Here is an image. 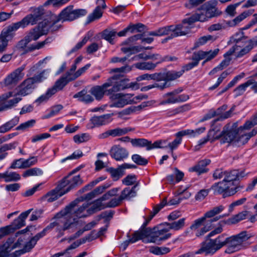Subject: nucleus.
Listing matches in <instances>:
<instances>
[{
	"label": "nucleus",
	"instance_id": "f257e3e1",
	"mask_svg": "<svg viewBox=\"0 0 257 257\" xmlns=\"http://www.w3.org/2000/svg\"><path fill=\"white\" fill-rule=\"evenodd\" d=\"M78 202V200H75L66 206L63 209L60 211L59 214H62L65 218L71 224L70 228L75 226L78 223V219L86 217L88 216L86 209L90 205L88 202L84 203L81 206L77 207Z\"/></svg>",
	"mask_w": 257,
	"mask_h": 257
},
{
	"label": "nucleus",
	"instance_id": "f03ea898",
	"mask_svg": "<svg viewBox=\"0 0 257 257\" xmlns=\"http://www.w3.org/2000/svg\"><path fill=\"white\" fill-rule=\"evenodd\" d=\"M242 32L236 34L232 37L231 41L235 43V44L224 54V57L230 56L234 53H236L235 56L240 58L248 53L253 48V44L251 42L248 43L244 47L241 49L242 40L244 39Z\"/></svg>",
	"mask_w": 257,
	"mask_h": 257
},
{
	"label": "nucleus",
	"instance_id": "7ed1b4c3",
	"mask_svg": "<svg viewBox=\"0 0 257 257\" xmlns=\"http://www.w3.org/2000/svg\"><path fill=\"white\" fill-rule=\"evenodd\" d=\"M251 236L246 231H242L237 235L226 237L227 248L225 252L230 254L240 250L242 247V243Z\"/></svg>",
	"mask_w": 257,
	"mask_h": 257
},
{
	"label": "nucleus",
	"instance_id": "20e7f679",
	"mask_svg": "<svg viewBox=\"0 0 257 257\" xmlns=\"http://www.w3.org/2000/svg\"><path fill=\"white\" fill-rule=\"evenodd\" d=\"M222 230V227L221 225H220L213 230L211 231L206 236V240L201 243V246L200 248L196 251L195 253L193 252L194 255L197 254H202L204 252H205L206 254H213L216 251H217L218 249L216 246V245H215V244L213 241V239H210V238L215 234L221 233Z\"/></svg>",
	"mask_w": 257,
	"mask_h": 257
},
{
	"label": "nucleus",
	"instance_id": "39448f33",
	"mask_svg": "<svg viewBox=\"0 0 257 257\" xmlns=\"http://www.w3.org/2000/svg\"><path fill=\"white\" fill-rule=\"evenodd\" d=\"M107 80H110L112 83V88L109 89V93L119 91L129 88H134L136 85V83H128V79L123 78L122 76L116 74L108 78Z\"/></svg>",
	"mask_w": 257,
	"mask_h": 257
},
{
	"label": "nucleus",
	"instance_id": "423d86ee",
	"mask_svg": "<svg viewBox=\"0 0 257 257\" xmlns=\"http://www.w3.org/2000/svg\"><path fill=\"white\" fill-rule=\"evenodd\" d=\"M87 11L85 9H73L72 6H69L64 9L57 16V21H72L81 17L86 15Z\"/></svg>",
	"mask_w": 257,
	"mask_h": 257
},
{
	"label": "nucleus",
	"instance_id": "0eeeda50",
	"mask_svg": "<svg viewBox=\"0 0 257 257\" xmlns=\"http://www.w3.org/2000/svg\"><path fill=\"white\" fill-rule=\"evenodd\" d=\"M59 214L60 212L57 213L54 217L55 221L50 223L43 229L46 233L48 231L55 227L57 231L62 235L64 231L70 229V225L71 223L69 221L67 222V220L65 218V217L62 214Z\"/></svg>",
	"mask_w": 257,
	"mask_h": 257
},
{
	"label": "nucleus",
	"instance_id": "6e6552de",
	"mask_svg": "<svg viewBox=\"0 0 257 257\" xmlns=\"http://www.w3.org/2000/svg\"><path fill=\"white\" fill-rule=\"evenodd\" d=\"M139 186L137 183L132 188H125L120 193V196L117 198H113L109 201L108 206L115 207L121 204L124 200H130L132 198L137 195V187Z\"/></svg>",
	"mask_w": 257,
	"mask_h": 257
},
{
	"label": "nucleus",
	"instance_id": "1a4fd4ad",
	"mask_svg": "<svg viewBox=\"0 0 257 257\" xmlns=\"http://www.w3.org/2000/svg\"><path fill=\"white\" fill-rule=\"evenodd\" d=\"M230 183L228 184L224 180L217 183L213 185L211 189L214 191V194H222L223 198L232 196L235 194L240 188L239 186H235L230 188Z\"/></svg>",
	"mask_w": 257,
	"mask_h": 257
},
{
	"label": "nucleus",
	"instance_id": "9d476101",
	"mask_svg": "<svg viewBox=\"0 0 257 257\" xmlns=\"http://www.w3.org/2000/svg\"><path fill=\"white\" fill-rule=\"evenodd\" d=\"M205 218L203 216L195 220L190 226L189 229L184 232L185 235L191 237L193 235V232L195 233V236L200 237L206 233V227H202L203 222L205 221Z\"/></svg>",
	"mask_w": 257,
	"mask_h": 257
},
{
	"label": "nucleus",
	"instance_id": "9b49d317",
	"mask_svg": "<svg viewBox=\"0 0 257 257\" xmlns=\"http://www.w3.org/2000/svg\"><path fill=\"white\" fill-rule=\"evenodd\" d=\"M168 227L162 228L161 225L158 227H154V232L151 236V242L161 244L171 236V233L169 232Z\"/></svg>",
	"mask_w": 257,
	"mask_h": 257
},
{
	"label": "nucleus",
	"instance_id": "f8f14e48",
	"mask_svg": "<svg viewBox=\"0 0 257 257\" xmlns=\"http://www.w3.org/2000/svg\"><path fill=\"white\" fill-rule=\"evenodd\" d=\"M192 59L193 61L192 62L189 63L188 64L183 66L182 69L179 71L174 70L168 71L170 80L173 81L178 78H180L185 71L190 70L193 67L197 66L200 59H199L196 52L193 54Z\"/></svg>",
	"mask_w": 257,
	"mask_h": 257
},
{
	"label": "nucleus",
	"instance_id": "ddd939ff",
	"mask_svg": "<svg viewBox=\"0 0 257 257\" xmlns=\"http://www.w3.org/2000/svg\"><path fill=\"white\" fill-rule=\"evenodd\" d=\"M193 23H190L189 21V18L184 19L182 24L174 26L173 29V33L169 36L166 40H169L174 37L186 35L188 34L190 29L191 28V25Z\"/></svg>",
	"mask_w": 257,
	"mask_h": 257
},
{
	"label": "nucleus",
	"instance_id": "4468645a",
	"mask_svg": "<svg viewBox=\"0 0 257 257\" xmlns=\"http://www.w3.org/2000/svg\"><path fill=\"white\" fill-rule=\"evenodd\" d=\"M112 86L110 80H107L106 82L103 83L102 85H96L92 87L89 92L90 94L93 95L95 99L97 100H101L105 94L107 95L112 94L109 93L108 87Z\"/></svg>",
	"mask_w": 257,
	"mask_h": 257
},
{
	"label": "nucleus",
	"instance_id": "2eb2a0df",
	"mask_svg": "<svg viewBox=\"0 0 257 257\" xmlns=\"http://www.w3.org/2000/svg\"><path fill=\"white\" fill-rule=\"evenodd\" d=\"M25 69V65H23L11 73L5 79V84L6 86L16 85L24 77L25 74L23 71Z\"/></svg>",
	"mask_w": 257,
	"mask_h": 257
},
{
	"label": "nucleus",
	"instance_id": "dca6fc26",
	"mask_svg": "<svg viewBox=\"0 0 257 257\" xmlns=\"http://www.w3.org/2000/svg\"><path fill=\"white\" fill-rule=\"evenodd\" d=\"M113 115V113H108L99 116H94L90 119V122L87 125V128L91 129L95 127L106 125L112 121Z\"/></svg>",
	"mask_w": 257,
	"mask_h": 257
},
{
	"label": "nucleus",
	"instance_id": "f3484780",
	"mask_svg": "<svg viewBox=\"0 0 257 257\" xmlns=\"http://www.w3.org/2000/svg\"><path fill=\"white\" fill-rule=\"evenodd\" d=\"M14 238H9L7 241L0 246V252L3 253V257H6L13 249L20 247L24 242V239L19 238L16 243H14Z\"/></svg>",
	"mask_w": 257,
	"mask_h": 257
},
{
	"label": "nucleus",
	"instance_id": "a211bd4d",
	"mask_svg": "<svg viewBox=\"0 0 257 257\" xmlns=\"http://www.w3.org/2000/svg\"><path fill=\"white\" fill-rule=\"evenodd\" d=\"M225 127L223 128V130L221 133H219V129L217 128H214L215 131H217V135L219 136V139H220V143L221 144L231 143L234 146V142L235 141L237 131L233 129L226 131Z\"/></svg>",
	"mask_w": 257,
	"mask_h": 257
},
{
	"label": "nucleus",
	"instance_id": "6ab92c4d",
	"mask_svg": "<svg viewBox=\"0 0 257 257\" xmlns=\"http://www.w3.org/2000/svg\"><path fill=\"white\" fill-rule=\"evenodd\" d=\"M36 84L31 77L24 80L18 86V91L17 94L21 96H26L31 93L36 88Z\"/></svg>",
	"mask_w": 257,
	"mask_h": 257
},
{
	"label": "nucleus",
	"instance_id": "aec40b11",
	"mask_svg": "<svg viewBox=\"0 0 257 257\" xmlns=\"http://www.w3.org/2000/svg\"><path fill=\"white\" fill-rule=\"evenodd\" d=\"M128 151L119 145L112 146L110 150V156L117 161H123L128 156Z\"/></svg>",
	"mask_w": 257,
	"mask_h": 257
},
{
	"label": "nucleus",
	"instance_id": "412c9836",
	"mask_svg": "<svg viewBox=\"0 0 257 257\" xmlns=\"http://www.w3.org/2000/svg\"><path fill=\"white\" fill-rule=\"evenodd\" d=\"M144 80H153L157 82L162 81V80H170L168 71L151 74L146 73L140 75L137 78V80L138 81Z\"/></svg>",
	"mask_w": 257,
	"mask_h": 257
},
{
	"label": "nucleus",
	"instance_id": "4be33fe9",
	"mask_svg": "<svg viewBox=\"0 0 257 257\" xmlns=\"http://www.w3.org/2000/svg\"><path fill=\"white\" fill-rule=\"evenodd\" d=\"M57 21V16H52L51 17L50 21L45 20L39 23L38 25L35 28L38 29V31L40 34H42V36L46 35L50 30L51 27L58 22Z\"/></svg>",
	"mask_w": 257,
	"mask_h": 257
},
{
	"label": "nucleus",
	"instance_id": "5701e85b",
	"mask_svg": "<svg viewBox=\"0 0 257 257\" xmlns=\"http://www.w3.org/2000/svg\"><path fill=\"white\" fill-rule=\"evenodd\" d=\"M246 175L244 171H239L238 170H226L225 177L223 180L230 185H234V182L239 180Z\"/></svg>",
	"mask_w": 257,
	"mask_h": 257
},
{
	"label": "nucleus",
	"instance_id": "b1692460",
	"mask_svg": "<svg viewBox=\"0 0 257 257\" xmlns=\"http://www.w3.org/2000/svg\"><path fill=\"white\" fill-rule=\"evenodd\" d=\"M132 130V128L116 127L114 129L107 130L99 134L98 136V138L99 139H104L110 136L112 137L121 136Z\"/></svg>",
	"mask_w": 257,
	"mask_h": 257
},
{
	"label": "nucleus",
	"instance_id": "393cba45",
	"mask_svg": "<svg viewBox=\"0 0 257 257\" xmlns=\"http://www.w3.org/2000/svg\"><path fill=\"white\" fill-rule=\"evenodd\" d=\"M154 232V228L153 229L150 227H141L140 229L135 232L133 235V242L142 239L146 237H149V241L151 242V236Z\"/></svg>",
	"mask_w": 257,
	"mask_h": 257
},
{
	"label": "nucleus",
	"instance_id": "a878e982",
	"mask_svg": "<svg viewBox=\"0 0 257 257\" xmlns=\"http://www.w3.org/2000/svg\"><path fill=\"white\" fill-rule=\"evenodd\" d=\"M31 19H32L31 16H26L21 21L10 26L6 30H4V32H8V35L10 36L11 33L12 31H16L20 28H24L29 24H31L30 23L32 22L30 20H31Z\"/></svg>",
	"mask_w": 257,
	"mask_h": 257
},
{
	"label": "nucleus",
	"instance_id": "bb28decb",
	"mask_svg": "<svg viewBox=\"0 0 257 257\" xmlns=\"http://www.w3.org/2000/svg\"><path fill=\"white\" fill-rule=\"evenodd\" d=\"M217 1L216 0H211L207 2L205 4V11L210 18L217 16L221 13L216 8Z\"/></svg>",
	"mask_w": 257,
	"mask_h": 257
},
{
	"label": "nucleus",
	"instance_id": "cd10ccee",
	"mask_svg": "<svg viewBox=\"0 0 257 257\" xmlns=\"http://www.w3.org/2000/svg\"><path fill=\"white\" fill-rule=\"evenodd\" d=\"M211 162L209 159H204L200 161L194 166L191 167L189 169V171L192 172H195L198 174H201L207 172L208 169H206V166L208 165Z\"/></svg>",
	"mask_w": 257,
	"mask_h": 257
},
{
	"label": "nucleus",
	"instance_id": "c85d7f7f",
	"mask_svg": "<svg viewBox=\"0 0 257 257\" xmlns=\"http://www.w3.org/2000/svg\"><path fill=\"white\" fill-rule=\"evenodd\" d=\"M71 78L70 74L64 75L57 80L54 85L50 89H54L55 90L54 94H55L58 91L62 90L68 82L73 81V80H70Z\"/></svg>",
	"mask_w": 257,
	"mask_h": 257
},
{
	"label": "nucleus",
	"instance_id": "c756f323",
	"mask_svg": "<svg viewBox=\"0 0 257 257\" xmlns=\"http://www.w3.org/2000/svg\"><path fill=\"white\" fill-rule=\"evenodd\" d=\"M32 209H29L25 212H22L16 219H15L11 225L13 229H19L25 226V220L30 213Z\"/></svg>",
	"mask_w": 257,
	"mask_h": 257
},
{
	"label": "nucleus",
	"instance_id": "7c9ffc66",
	"mask_svg": "<svg viewBox=\"0 0 257 257\" xmlns=\"http://www.w3.org/2000/svg\"><path fill=\"white\" fill-rule=\"evenodd\" d=\"M167 204V199L165 198L162 202L156 205H155L152 211L150 212L149 217L146 219L145 222L143 224L141 227H145L148 225L149 222L152 218Z\"/></svg>",
	"mask_w": 257,
	"mask_h": 257
},
{
	"label": "nucleus",
	"instance_id": "2f4dec72",
	"mask_svg": "<svg viewBox=\"0 0 257 257\" xmlns=\"http://www.w3.org/2000/svg\"><path fill=\"white\" fill-rule=\"evenodd\" d=\"M121 96L123 100H125L126 104H131L133 103H137L143 99H146L147 97L144 95H139L135 97L134 96V94L128 93V94H122L118 93L116 94V96Z\"/></svg>",
	"mask_w": 257,
	"mask_h": 257
},
{
	"label": "nucleus",
	"instance_id": "473e14b6",
	"mask_svg": "<svg viewBox=\"0 0 257 257\" xmlns=\"http://www.w3.org/2000/svg\"><path fill=\"white\" fill-rule=\"evenodd\" d=\"M219 138V136L217 135V131H215V129L213 128L210 130L207 136L200 140L198 141V144L197 146H195L196 150H199L201 147L206 144L209 140H211L212 141H213L215 140L218 139Z\"/></svg>",
	"mask_w": 257,
	"mask_h": 257
},
{
	"label": "nucleus",
	"instance_id": "72a5a7b5",
	"mask_svg": "<svg viewBox=\"0 0 257 257\" xmlns=\"http://www.w3.org/2000/svg\"><path fill=\"white\" fill-rule=\"evenodd\" d=\"M219 49L217 48L214 50H210L209 51H199L196 53L199 59H205V61H209L215 57L218 54Z\"/></svg>",
	"mask_w": 257,
	"mask_h": 257
},
{
	"label": "nucleus",
	"instance_id": "f704fd0d",
	"mask_svg": "<svg viewBox=\"0 0 257 257\" xmlns=\"http://www.w3.org/2000/svg\"><path fill=\"white\" fill-rule=\"evenodd\" d=\"M243 128L239 127L237 131L235 141L234 142V146L236 147L241 146L246 144L249 140L246 134L242 133L241 131Z\"/></svg>",
	"mask_w": 257,
	"mask_h": 257
},
{
	"label": "nucleus",
	"instance_id": "c9c22d12",
	"mask_svg": "<svg viewBox=\"0 0 257 257\" xmlns=\"http://www.w3.org/2000/svg\"><path fill=\"white\" fill-rule=\"evenodd\" d=\"M173 29L174 25L160 28L159 29L154 31L150 32L149 35L154 36H162L164 35H170L173 33Z\"/></svg>",
	"mask_w": 257,
	"mask_h": 257
},
{
	"label": "nucleus",
	"instance_id": "e433bc0d",
	"mask_svg": "<svg viewBox=\"0 0 257 257\" xmlns=\"http://www.w3.org/2000/svg\"><path fill=\"white\" fill-rule=\"evenodd\" d=\"M254 10L244 11L231 21H228L229 27H234L247 17L252 14Z\"/></svg>",
	"mask_w": 257,
	"mask_h": 257
},
{
	"label": "nucleus",
	"instance_id": "4c0bfd02",
	"mask_svg": "<svg viewBox=\"0 0 257 257\" xmlns=\"http://www.w3.org/2000/svg\"><path fill=\"white\" fill-rule=\"evenodd\" d=\"M74 98H78V100L85 103L92 102L94 100L93 97L90 94H87L85 90L83 89L76 93Z\"/></svg>",
	"mask_w": 257,
	"mask_h": 257
},
{
	"label": "nucleus",
	"instance_id": "58836bf2",
	"mask_svg": "<svg viewBox=\"0 0 257 257\" xmlns=\"http://www.w3.org/2000/svg\"><path fill=\"white\" fill-rule=\"evenodd\" d=\"M109 203L105 206H102L100 202L97 201L96 200L94 201L92 205L90 207H88L86 209L88 216L105 208H111L108 206Z\"/></svg>",
	"mask_w": 257,
	"mask_h": 257
},
{
	"label": "nucleus",
	"instance_id": "ea45409f",
	"mask_svg": "<svg viewBox=\"0 0 257 257\" xmlns=\"http://www.w3.org/2000/svg\"><path fill=\"white\" fill-rule=\"evenodd\" d=\"M162 81H164V82L161 83H155L153 84L149 85L148 86L143 87L142 88V90L146 91L154 88H158L160 90H163L171 86V83L170 82L171 80Z\"/></svg>",
	"mask_w": 257,
	"mask_h": 257
},
{
	"label": "nucleus",
	"instance_id": "a19ab883",
	"mask_svg": "<svg viewBox=\"0 0 257 257\" xmlns=\"http://www.w3.org/2000/svg\"><path fill=\"white\" fill-rule=\"evenodd\" d=\"M209 19H210V17H208V15H207V13L204 11L193 15L189 18V21L190 23H194L196 21L203 22L207 21Z\"/></svg>",
	"mask_w": 257,
	"mask_h": 257
},
{
	"label": "nucleus",
	"instance_id": "79ce46f5",
	"mask_svg": "<svg viewBox=\"0 0 257 257\" xmlns=\"http://www.w3.org/2000/svg\"><path fill=\"white\" fill-rule=\"evenodd\" d=\"M19 121V117L15 116L11 120L8 121L0 126V133H5L16 125Z\"/></svg>",
	"mask_w": 257,
	"mask_h": 257
},
{
	"label": "nucleus",
	"instance_id": "37998d69",
	"mask_svg": "<svg viewBox=\"0 0 257 257\" xmlns=\"http://www.w3.org/2000/svg\"><path fill=\"white\" fill-rule=\"evenodd\" d=\"M164 99L161 102L162 105L177 103V96L173 91L168 92L163 95Z\"/></svg>",
	"mask_w": 257,
	"mask_h": 257
},
{
	"label": "nucleus",
	"instance_id": "c03bdc74",
	"mask_svg": "<svg viewBox=\"0 0 257 257\" xmlns=\"http://www.w3.org/2000/svg\"><path fill=\"white\" fill-rule=\"evenodd\" d=\"M185 218H182L171 223H165L169 230H178L185 226Z\"/></svg>",
	"mask_w": 257,
	"mask_h": 257
},
{
	"label": "nucleus",
	"instance_id": "a18cd8bd",
	"mask_svg": "<svg viewBox=\"0 0 257 257\" xmlns=\"http://www.w3.org/2000/svg\"><path fill=\"white\" fill-rule=\"evenodd\" d=\"M191 109V106L189 104H185L180 106L175 109H173L167 113V116L168 117L175 115L176 114L183 113Z\"/></svg>",
	"mask_w": 257,
	"mask_h": 257
},
{
	"label": "nucleus",
	"instance_id": "49530a36",
	"mask_svg": "<svg viewBox=\"0 0 257 257\" xmlns=\"http://www.w3.org/2000/svg\"><path fill=\"white\" fill-rule=\"evenodd\" d=\"M103 12L100 6H98L87 17V23H90L93 21L100 19L102 16Z\"/></svg>",
	"mask_w": 257,
	"mask_h": 257
},
{
	"label": "nucleus",
	"instance_id": "de8ad7c7",
	"mask_svg": "<svg viewBox=\"0 0 257 257\" xmlns=\"http://www.w3.org/2000/svg\"><path fill=\"white\" fill-rule=\"evenodd\" d=\"M68 180L69 186L66 189L65 192L66 193L82 183V181L79 175L75 176L69 179H68Z\"/></svg>",
	"mask_w": 257,
	"mask_h": 257
},
{
	"label": "nucleus",
	"instance_id": "09e8293b",
	"mask_svg": "<svg viewBox=\"0 0 257 257\" xmlns=\"http://www.w3.org/2000/svg\"><path fill=\"white\" fill-rule=\"evenodd\" d=\"M224 209V207L222 205H219L216 206L210 209V210L206 212L204 217L207 218H213L215 217V216L221 213Z\"/></svg>",
	"mask_w": 257,
	"mask_h": 257
},
{
	"label": "nucleus",
	"instance_id": "8fccbe9b",
	"mask_svg": "<svg viewBox=\"0 0 257 257\" xmlns=\"http://www.w3.org/2000/svg\"><path fill=\"white\" fill-rule=\"evenodd\" d=\"M116 34V32L114 30L107 29L102 32L101 37L110 43L112 44Z\"/></svg>",
	"mask_w": 257,
	"mask_h": 257
},
{
	"label": "nucleus",
	"instance_id": "3c124183",
	"mask_svg": "<svg viewBox=\"0 0 257 257\" xmlns=\"http://www.w3.org/2000/svg\"><path fill=\"white\" fill-rule=\"evenodd\" d=\"M38 29L35 27L30 30L25 37L30 43L32 41H36L42 36V34L38 31Z\"/></svg>",
	"mask_w": 257,
	"mask_h": 257
},
{
	"label": "nucleus",
	"instance_id": "603ef678",
	"mask_svg": "<svg viewBox=\"0 0 257 257\" xmlns=\"http://www.w3.org/2000/svg\"><path fill=\"white\" fill-rule=\"evenodd\" d=\"M44 9L42 8H39L36 9L34 12L33 14H29L28 16H31L32 17V19L31 21V24L33 25L37 23V22L41 19V17L44 15Z\"/></svg>",
	"mask_w": 257,
	"mask_h": 257
},
{
	"label": "nucleus",
	"instance_id": "864d4df0",
	"mask_svg": "<svg viewBox=\"0 0 257 257\" xmlns=\"http://www.w3.org/2000/svg\"><path fill=\"white\" fill-rule=\"evenodd\" d=\"M66 193L65 191L59 192V191L56 190V188H55L47 194V201L50 202H53Z\"/></svg>",
	"mask_w": 257,
	"mask_h": 257
},
{
	"label": "nucleus",
	"instance_id": "5fc2aeb1",
	"mask_svg": "<svg viewBox=\"0 0 257 257\" xmlns=\"http://www.w3.org/2000/svg\"><path fill=\"white\" fill-rule=\"evenodd\" d=\"M228 27H230L228 22L222 20L220 21L218 23L211 25L208 28V30L210 31H218L225 29Z\"/></svg>",
	"mask_w": 257,
	"mask_h": 257
},
{
	"label": "nucleus",
	"instance_id": "6e6d98bb",
	"mask_svg": "<svg viewBox=\"0 0 257 257\" xmlns=\"http://www.w3.org/2000/svg\"><path fill=\"white\" fill-rule=\"evenodd\" d=\"M53 40V39L52 37H48L42 42L31 45V46L28 48V50L32 51L35 50H39L43 48L46 44L51 43Z\"/></svg>",
	"mask_w": 257,
	"mask_h": 257
},
{
	"label": "nucleus",
	"instance_id": "4d7b16f0",
	"mask_svg": "<svg viewBox=\"0 0 257 257\" xmlns=\"http://www.w3.org/2000/svg\"><path fill=\"white\" fill-rule=\"evenodd\" d=\"M10 36L8 32L3 30L0 35V53L4 52L8 46V39Z\"/></svg>",
	"mask_w": 257,
	"mask_h": 257
},
{
	"label": "nucleus",
	"instance_id": "13d9d810",
	"mask_svg": "<svg viewBox=\"0 0 257 257\" xmlns=\"http://www.w3.org/2000/svg\"><path fill=\"white\" fill-rule=\"evenodd\" d=\"M248 214V212L246 211L241 212L231 218H229L227 222L228 223L235 224L240 221L245 219Z\"/></svg>",
	"mask_w": 257,
	"mask_h": 257
},
{
	"label": "nucleus",
	"instance_id": "bf43d9fd",
	"mask_svg": "<svg viewBox=\"0 0 257 257\" xmlns=\"http://www.w3.org/2000/svg\"><path fill=\"white\" fill-rule=\"evenodd\" d=\"M131 142L133 146L135 147H145L147 148V150H148V148L150 147L151 145V141H149L148 140L145 139H132L131 140Z\"/></svg>",
	"mask_w": 257,
	"mask_h": 257
},
{
	"label": "nucleus",
	"instance_id": "052dcab7",
	"mask_svg": "<svg viewBox=\"0 0 257 257\" xmlns=\"http://www.w3.org/2000/svg\"><path fill=\"white\" fill-rule=\"evenodd\" d=\"M149 251L155 255H160L169 252L170 249L167 247L151 246Z\"/></svg>",
	"mask_w": 257,
	"mask_h": 257
},
{
	"label": "nucleus",
	"instance_id": "680f3d73",
	"mask_svg": "<svg viewBox=\"0 0 257 257\" xmlns=\"http://www.w3.org/2000/svg\"><path fill=\"white\" fill-rule=\"evenodd\" d=\"M252 82L251 80H247L245 83L241 84L237 87L234 90V92L235 93V97H237L240 96L245 92L246 89L248 86H250L252 84Z\"/></svg>",
	"mask_w": 257,
	"mask_h": 257
},
{
	"label": "nucleus",
	"instance_id": "e2e57ef3",
	"mask_svg": "<svg viewBox=\"0 0 257 257\" xmlns=\"http://www.w3.org/2000/svg\"><path fill=\"white\" fill-rule=\"evenodd\" d=\"M5 174L6 182L17 181L21 179L20 175L15 172L7 171L5 172Z\"/></svg>",
	"mask_w": 257,
	"mask_h": 257
},
{
	"label": "nucleus",
	"instance_id": "0e129e2a",
	"mask_svg": "<svg viewBox=\"0 0 257 257\" xmlns=\"http://www.w3.org/2000/svg\"><path fill=\"white\" fill-rule=\"evenodd\" d=\"M136 67L141 70H153L157 66V64L150 62H143L137 63L135 64Z\"/></svg>",
	"mask_w": 257,
	"mask_h": 257
},
{
	"label": "nucleus",
	"instance_id": "69168bd1",
	"mask_svg": "<svg viewBox=\"0 0 257 257\" xmlns=\"http://www.w3.org/2000/svg\"><path fill=\"white\" fill-rule=\"evenodd\" d=\"M48 76V70H44L37 75H35L34 76L31 77L34 82L35 83H39L42 82L43 80L47 79Z\"/></svg>",
	"mask_w": 257,
	"mask_h": 257
},
{
	"label": "nucleus",
	"instance_id": "338daca9",
	"mask_svg": "<svg viewBox=\"0 0 257 257\" xmlns=\"http://www.w3.org/2000/svg\"><path fill=\"white\" fill-rule=\"evenodd\" d=\"M46 233L43 230L41 232L37 233L34 237H33L29 241H28L26 244H27V246L29 247V248L31 249L34 247L36 245L37 242L42 237L44 236Z\"/></svg>",
	"mask_w": 257,
	"mask_h": 257
},
{
	"label": "nucleus",
	"instance_id": "774afa93",
	"mask_svg": "<svg viewBox=\"0 0 257 257\" xmlns=\"http://www.w3.org/2000/svg\"><path fill=\"white\" fill-rule=\"evenodd\" d=\"M54 91H55L54 89H48L46 93L42 95L36 100L35 102L39 104L42 102L47 101L54 94Z\"/></svg>",
	"mask_w": 257,
	"mask_h": 257
}]
</instances>
